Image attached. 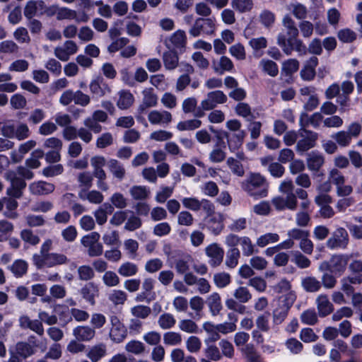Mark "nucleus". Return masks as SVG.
<instances>
[{
  "mask_svg": "<svg viewBox=\"0 0 362 362\" xmlns=\"http://www.w3.org/2000/svg\"><path fill=\"white\" fill-rule=\"evenodd\" d=\"M282 23L286 32L279 33L277 44L283 52L286 55H291L293 50L297 52L299 56L307 54V47L300 39L298 38L299 31L294 21L287 15L283 18Z\"/></svg>",
  "mask_w": 362,
  "mask_h": 362,
  "instance_id": "f257e3e1",
  "label": "nucleus"
},
{
  "mask_svg": "<svg viewBox=\"0 0 362 362\" xmlns=\"http://www.w3.org/2000/svg\"><path fill=\"white\" fill-rule=\"evenodd\" d=\"M242 187L250 196L259 199L267 196L269 185L260 174H252L242 183Z\"/></svg>",
  "mask_w": 362,
  "mask_h": 362,
  "instance_id": "f03ea898",
  "label": "nucleus"
},
{
  "mask_svg": "<svg viewBox=\"0 0 362 362\" xmlns=\"http://www.w3.org/2000/svg\"><path fill=\"white\" fill-rule=\"evenodd\" d=\"M33 339H35V336H30L28 338L29 341H18L15 346V351H11L10 357L8 362H22L23 359H26L36 353V347L37 345L33 341V344L30 342Z\"/></svg>",
  "mask_w": 362,
  "mask_h": 362,
  "instance_id": "7ed1b4c3",
  "label": "nucleus"
},
{
  "mask_svg": "<svg viewBox=\"0 0 362 362\" xmlns=\"http://www.w3.org/2000/svg\"><path fill=\"white\" fill-rule=\"evenodd\" d=\"M296 299V296L292 292L279 298L278 306L272 312V321L274 325H279L285 320Z\"/></svg>",
  "mask_w": 362,
  "mask_h": 362,
  "instance_id": "20e7f679",
  "label": "nucleus"
},
{
  "mask_svg": "<svg viewBox=\"0 0 362 362\" xmlns=\"http://www.w3.org/2000/svg\"><path fill=\"white\" fill-rule=\"evenodd\" d=\"M33 264L38 269L44 267H54L58 265L66 264L69 262L68 257L62 253L51 252L46 256L38 257V253H35L32 257Z\"/></svg>",
  "mask_w": 362,
  "mask_h": 362,
  "instance_id": "39448f33",
  "label": "nucleus"
},
{
  "mask_svg": "<svg viewBox=\"0 0 362 362\" xmlns=\"http://www.w3.org/2000/svg\"><path fill=\"white\" fill-rule=\"evenodd\" d=\"M215 18H197L191 28L189 34L193 37L201 35H211L216 30Z\"/></svg>",
  "mask_w": 362,
  "mask_h": 362,
  "instance_id": "423d86ee",
  "label": "nucleus"
},
{
  "mask_svg": "<svg viewBox=\"0 0 362 362\" xmlns=\"http://www.w3.org/2000/svg\"><path fill=\"white\" fill-rule=\"evenodd\" d=\"M90 164L93 168V175L97 179V187L99 189L106 192L109 186L105 182L107 175L103 169L106 165V159L103 156H95L91 158Z\"/></svg>",
  "mask_w": 362,
  "mask_h": 362,
  "instance_id": "0eeeda50",
  "label": "nucleus"
},
{
  "mask_svg": "<svg viewBox=\"0 0 362 362\" xmlns=\"http://www.w3.org/2000/svg\"><path fill=\"white\" fill-rule=\"evenodd\" d=\"M4 178L10 182V186L6 189V194L13 198H21L27 186L25 180L17 176V173L11 170L4 173Z\"/></svg>",
  "mask_w": 362,
  "mask_h": 362,
  "instance_id": "6e6552de",
  "label": "nucleus"
},
{
  "mask_svg": "<svg viewBox=\"0 0 362 362\" xmlns=\"http://www.w3.org/2000/svg\"><path fill=\"white\" fill-rule=\"evenodd\" d=\"M300 139L297 141L296 150L302 154L315 147L319 137L318 133L308 129H298Z\"/></svg>",
  "mask_w": 362,
  "mask_h": 362,
  "instance_id": "1a4fd4ad",
  "label": "nucleus"
},
{
  "mask_svg": "<svg viewBox=\"0 0 362 362\" xmlns=\"http://www.w3.org/2000/svg\"><path fill=\"white\" fill-rule=\"evenodd\" d=\"M100 235L97 232H92L82 237L81 240V244L88 247V255L90 257H98L103 254V247L99 243Z\"/></svg>",
  "mask_w": 362,
  "mask_h": 362,
  "instance_id": "9d476101",
  "label": "nucleus"
},
{
  "mask_svg": "<svg viewBox=\"0 0 362 362\" xmlns=\"http://www.w3.org/2000/svg\"><path fill=\"white\" fill-rule=\"evenodd\" d=\"M349 238L346 230L344 228H337L327 240V247L331 250L345 249L349 244Z\"/></svg>",
  "mask_w": 362,
  "mask_h": 362,
  "instance_id": "9b49d317",
  "label": "nucleus"
},
{
  "mask_svg": "<svg viewBox=\"0 0 362 362\" xmlns=\"http://www.w3.org/2000/svg\"><path fill=\"white\" fill-rule=\"evenodd\" d=\"M227 100V95L222 90H217L209 92L202 100V105L204 109L212 110L218 105L226 103Z\"/></svg>",
  "mask_w": 362,
  "mask_h": 362,
  "instance_id": "f8f14e48",
  "label": "nucleus"
},
{
  "mask_svg": "<svg viewBox=\"0 0 362 362\" xmlns=\"http://www.w3.org/2000/svg\"><path fill=\"white\" fill-rule=\"evenodd\" d=\"M223 215L217 213L216 214H208L203 220L204 227L213 235H219L224 228Z\"/></svg>",
  "mask_w": 362,
  "mask_h": 362,
  "instance_id": "ddd939ff",
  "label": "nucleus"
},
{
  "mask_svg": "<svg viewBox=\"0 0 362 362\" xmlns=\"http://www.w3.org/2000/svg\"><path fill=\"white\" fill-rule=\"evenodd\" d=\"M110 320L112 325L110 331V339L116 343L122 342L127 336L125 326L116 315H111Z\"/></svg>",
  "mask_w": 362,
  "mask_h": 362,
  "instance_id": "4468645a",
  "label": "nucleus"
},
{
  "mask_svg": "<svg viewBox=\"0 0 362 362\" xmlns=\"http://www.w3.org/2000/svg\"><path fill=\"white\" fill-rule=\"evenodd\" d=\"M349 260V256L348 255H334L333 256L329 262H324L322 263L320 267V270H329L331 272L333 273H342L346 268V265Z\"/></svg>",
  "mask_w": 362,
  "mask_h": 362,
  "instance_id": "2eb2a0df",
  "label": "nucleus"
},
{
  "mask_svg": "<svg viewBox=\"0 0 362 362\" xmlns=\"http://www.w3.org/2000/svg\"><path fill=\"white\" fill-rule=\"evenodd\" d=\"M76 43L72 40H66L62 46L54 48V56L62 62H67L70 57L78 52Z\"/></svg>",
  "mask_w": 362,
  "mask_h": 362,
  "instance_id": "dca6fc26",
  "label": "nucleus"
},
{
  "mask_svg": "<svg viewBox=\"0 0 362 362\" xmlns=\"http://www.w3.org/2000/svg\"><path fill=\"white\" fill-rule=\"evenodd\" d=\"M206 255L210 258L209 264L212 267L219 266L223 262L224 250L217 243H212L205 249Z\"/></svg>",
  "mask_w": 362,
  "mask_h": 362,
  "instance_id": "f3484780",
  "label": "nucleus"
},
{
  "mask_svg": "<svg viewBox=\"0 0 362 362\" xmlns=\"http://www.w3.org/2000/svg\"><path fill=\"white\" fill-rule=\"evenodd\" d=\"M90 90L93 95L96 97H103L110 93L111 89L107 83L101 76L94 78L89 85Z\"/></svg>",
  "mask_w": 362,
  "mask_h": 362,
  "instance_id": "a211bd4d",
  "label": "nucleus"
},
{
  "mask_svg": "<svg viewBox=\"0 0 362 362\" xmlns=\"http://www.w3.org/2000/svg\"><path fill=\"white\" fill-rule=\"evenodd\" d=\"M318 65V59L313 56L306 60L300 71V76L303 81H312L316 76L315 69Z\"/></svg>",
  "mask_w": 362,
  "mask_h": 362,
  "instance_id": "6ab92c4d",
  "label": "nucleus"
},
{
  "mask_svg": "<svg viewBox=\"0 0 362 362\" xmlns=\"http://www.w3.org/2000/svg\"><path fill=\"white\" fill-rule=\"evenodd\" d=\"M223 135L227 140L229 150L233 153L242 146L245 137L246 136V132L245 130L233 133L223 132Z\"/></svg>",
  "mask_w": 362,
  "mask_h": 362,
  "instance_id": "aec40b11",
  "label": "nucleus"
},
{
  "mask_svg": "<svg viewBox=\"0 0 362 362\" xmlns=\"http://www.w3.org/2000/svg\"><path fill=\"white\" fill-rule=\"evenodd\" d=\"M19 326L23 329H30L39 336L44 334V327L41 321L31 320L28 315H21L18 319Z\"/></svg>",
  "mask_w": 362,
  "mask_h": 362,
  "instance_id": "412c9836",
  "label": "nucleus"
},
{
  "mask_svg": "<svg viewBox=\"0 0 362 362\" xmlns=\"http://www.w3.org/2000/svg\"><path fill=\"white\" fill-rule=\"evenodd\" d=\"M306 163L309 170L318 172L325 163V157L320 152L313 151L308 154Z\"/></svg>",
  "mask_w": 362,
  "mask_h": 362,
  "instance_id": "4be33fe9",
  "label": "nucleus"
},
{
  "mask_svg": "<svg viewBox=\"0 0 362 362\" xmlns=\"http://www.w3.org/2000/svg\"><path fill=\"white\" fill-rule=\"evenodd\" d=\"M212 68L215 73L222 75L225 72H232L234 70V64L230 58L222 56L218 60L212 61Z\"/></svg>",
  "mask_w": 362,
  "mask_h": 362,
  "instance_id": "5701e85b",
  "label": "nucleus"
},
{
  "mask_svg": "<svg viewBox=\"0 0 362 362\" xmlns=\"http://www.w3.org/2000/svg\"><path fill=\"white\" fill-rule=\"evenodd\" d=\"M142 93L143 101L138 108L139 114L144 112L147 108L156 106L158 101L157 95L153 93V88H146Z\"/></svg>",
  "mask_w": 362,
  "mask_h": 362,
  "instance_id": "b1692460",
  "label": "nucleus"
},
{
  "mask_svg": "<svg viewBox=\"0 0 362 362\" xmlns=\"http://www.w3.org/2000/svg\"><path fill=\"white\" fill-rule=\"evenodd\" d=\"M54 185L45 181L34 182L29 185L31 194L35 195H45L52 193L54 190Z\"/></svg>",
  "mask_w": 362,
  "mask_h": 362,
  "instance_id": "393cba45",
  "label": "nucleus"
},
{
  "mask_svg": "<svg viewBox=\"0 0 362 362\" xmlns=\"http://www.w3.org/2000/svg\"><path fill=\"white\" fill-rule=\"evenodd\" d=\"M148 119L152 124H168L172 121V115L165 110H153L148 114Z\"/></svg>",
  "mask_w": 362,
  "mask_h": 362,
  "instance_id": "a878e982",
  "label": "nucleus"
},
{
  "mask_svg": "<svg viewBox=\"0 0 362 362\" xmlns=\"http://www.w3.org/2000/svg\"><path fill=\"white\" fill-rule=\"evenodd\" d=\"M95 334V329L89 326H78L73 329V335L78 341H90Z\"/></svg>",
  "mask_w": 362,
  "mask_h": 362,
  "instance_id": "bb28decb",
  "label": "nucleus"
},
{
  "mask_svg": "<svg viewBox=\"0 0 362 362\" xmlns=\"http://www.w3.org/2000/svg\"><path fill=\"white\" fill-rule=\"evenodd\" d=\"M300 63L296 59H288L282 63L281 75L288 76V78L286 80L287 83L292 82L291 76L299 69Z\"/></svg>",
  "mask_w": 362,
  "mask_h": 362,
  "instance_id": "cd10ccee",
  "label": "nucleus"
},
{
  "mask_svg": "<svg viewBox=\"0 0 362 362\" xmlns=\"http://www.w3.org/2000/svg\"><path fill=\"white\" fill-rule=\"evenodd\" d=\"M317 307L320 317H326L334 310V306L325 294L320 295L316 299Z\"/></svg>",
  "mask_w": 362,
  "mask_h": 362,
  "instance_id": "c85d7f7f",
  "label": "nucleus"
},
{
  "mask_svg": "<svg viewBox=\"0 0 362 362\" xmlns=\"http://www.w3.org/2000/svg\"><path fill=\"white\" fill-rule=\"evenodd\" d=\"M83 299L88 302L91 305L95 304V298L98 295V286L93 282H89L84 285L80 291Z\"/></svg>",
  "mask_w": 362,
  "mask_h": 362,
  "instance_id": "c756f323",
  "label": "nucleus"
},
{
  "mask_svg": "<svg viewBox=\"0 0 362 362\" xmlns=\"http://www.w3.org/2000/svg\"><path fill=\"white\" fill-rule=\"evenodd\" d=\"M78 197L82 200H88L91 204H99L104 200L103 194L98 190L88 191L86 189H81Z\"/></svg>",
  "mask_w": 362,
  "mask_h": 362,
  "instance_id": "7c9ffc66",
  "label": "nucleus"
},
{
  "mask_svg": "<svg viewBox=\"0 0 362 362\" xmlns=\"http://www.w3.org/2000/svg\"><path fill=\"white\" fill-rule=\"evenodd\" d=\"M106 165L110 172L119 180H122L125 176L126 170L124 165L116 159H110Z\"/></svg>",
  "mask_w": 362,
  "mask_h": 362,
  "instance_id": "2f4dec72",
  "label": "nucleus"
},
{
  "mask_svg": "<svg viewBox=\"0 0 362 362\" xmlns=\"http://www.w3.org/2000/svg\"><path fill=\"white\" fill-rule=\"evenodd\" d=\"M107 354L106 345L100 343L90 348L86 356L92 362H98Z\"/></svg>",
  "mask_w": 362,
  "mask_h": 362,
  "instance_id": "473e14b6",
  "label": "nucleus"
},
{
  "mask_svg": "<svg viewBox=\"0 0 362 362\" xmlns=\"http://www.w3.org/2000/svg\"><path fill=\"white\" fill-rule=\"evenodd\" d=\"M301 285L303 289L309 293H315L320 290L322 283L314 276H306L302 279Z\"/></svg>",
  "mask_w": 362,
  "mask_h": 362,
  "instance_id": "72a5a7b5",
  "label": "nucleus"
},
{
  "mask_svg": "<svg viewBox=\"0 0 362 362\" xmlns=\"http://www.w3.org/2000/svg\"><path fill=\"white\" fill-rule=\"evenodd\" d=\"M178 56L176 52L169 50L163 54V61L165 68L168 70H173L178 65Z\"/></svg>",
  "mask_w": 362,
  "mask_h": 362,
  "instance_id": "f704fd0d",
  "label": "nucleus"
},
{
  "mask_svg": "<svg viewBox=\"0 0 362 362\" xmlns=\"http://www.w3.org/2000/svg\"><path fill=\"white\" fill-rule=\"evenodd\" d=\"M139 272L138 266L132 262H124L118 268V274L123 277L135 276Z\"/></svg>",
  "mask_w": 362,
  "mask_h": 362,
  "instance_id": "c9c22d12",
  "label": "nucleus"
},
{
  "mask_svg": "<svg viewBox=\"0 0 362 362\" xmlns=\"http://www.w3.org/2000/svg\"><path fill=\"white\" fill-rule=\"evenodd\" d=\"M240 351L249 362H261L260 356L252 344H247L245 346L240 347Z\"/></svg>",
  "mask_w": 362,
  "mask_h": 362,
  "instance_id": "e433bc0d",
  "label": "nucleus"
},
{
  "mask_svg": "<svg viewBox=\"0 0 362 362\" xmlns=\"http://www.w3.org/2000/svg\"><path fill=\"white\" fill-rule=\"evenodd\" d=\"M134 98L129 90H121L119 93V99L117 105L119 109L126 110L134 103Z\"/></svg>",
  "mask_w": 362,
  "mask_h": 362,
  "instance_id": "4c0bfd02",
  "label": "nucleus"
},
{
  "mask_svg": "<svg viewBox=\"0 0 362 362\" xmlns=\"http://www.w3.org/2000/svg\"><path fill=\"white\" fill-rule=\"evenodd\" d=\"M235 112L238 116L245 118L248 122L255 118L250 106L246 103H238L235 107Z\"/></svg>",
  "mask_w": 362,
  "mask_h": 362,
  "instance_id": "58836bf2",
  "label": "nucleus"
},
{
  "mask_svg": "<svg viewBox=\"0 0 362 362\" xmlns=\"http://www.w3.org/2000/svg\"><path fill=\"white\" fill-rule=\"evenodd\" d=\"M207 303L212 315H217L222 308L221 297L218 293H213L208 299Z\"/></svg>",
  "mask_w": 362,
  "mask_h": 362,
  "instance_id": "ea45409f",
  "label": "nucleus"
},
{
  "mask_svg": "<svg viewBox=\"0 0 362 362\" xmlns=\"http://www.w3.org/2000/svg\"><path fill=\"white\" fill-rule=\"evenodd\" d=\"M240 257V251L238 248L228 250L226 256L225 264L229 269H234L238 264Z\"/></svg>",
  "mask_w": 362,
  "mask_h": 362,
  "instance_id": "a19ab883",
  "label": "nucleus"
},
{
  "mask_svg": "<svg viewBox=\"0 0 362 362\" xmlns=\"http://www.w3.org/2000/svg\"><path fill=\"white\" fill-rule=\"evenodd\" d=\"M44 156L45 153L42 150L36 149L31 153L30 157L25 160V164L30 169L38 168L41 165L39 160Z\"/></svg>",
  "mask_w": 362,
  "mask_h": 362,
  "instance_id": "79ce46f5",
  "label": "nucleus"
},
{
  "mask_svg": "<svg viewBox=\"0 0 362 362\" xmlns=\"http://www.w3.org/2000/svg\"><path fill=\"white\" fill-rule=\"evenodd\" d=\"M129 193L134 199L144 200L148 197L150 190L146 186L135 185L130 189Z\"/></svg>",
  "mask_w": 362,
  "mask_h": 362,
  "instance_id": "37998d69",
  "label": "nucleus"
},
{
  "mask_svg": "<svg viewBox=\"0 0 362 362\" xmlns=\"http://www.w3.org/2000/svg\"><path fill=\"white\" fill-rule=\"evenodd\" d=\"M280 239L279 235L275 233H267L260 235L256 241V245L259 247H264L271 243H275Z\"/></svg>",
  "mask_w": 362,
  "mask_h": 362,
  "instance_id": "c03bdc74",
  "label": "nucleus"
},
{
  "mask_svg": "<svg viewBox=\"0 0 362 362\" xmlns=\"http://www.w3.org/2000/svg\"><path fill=\"white\" fill-rule=\"evenodd\" d=\"M293 257L291 261L300 269L310 267L311 261L299 251L292 252Z\"/></svg>",
  "mask_w": 362,
  "mask_h": 362,
  "instance_id": "a18cd8bd",
  "label": "nucleus"
},
{
  "mask_svg": "<svg viewBox=\"0 0 362 362\" xmlns=\"http://www.w3.org/2000/svg\"><path fill=\"white\" fill-rule=\"evenodd\" d=\"M239 245L241 247L243 255L245 257L251 256L255 252H257V250L255 249V245H253L251 239L248 236H241Z\"/></svg>",
  "mask_w": 362,
  "mask_h": 362,
  "instance_id": "49530a36",
  "label": "nucleus"
},
{
  "mask_svg": "<svg viewBox=\"0 0 362 362\" xmlns=\"http://www.w3.org/2000/svg\"><path fill=\"white\" fill-rule=\"evenodd\" d=\"M170 41L176 48H182L185 47L187 42L185 32L182 30H177L171 35Z\"/></svg>",
  "mask_w": 362,
  "mask_h": 362,
  "instance_id": "de8ad7c7",
  "label": "nucleus"
},
{
  "mask_svg": "<svg viewBox=\"0 0 362 362\" xmlns=\"http://www.w3.org/2000/svg\"><path fill=\"white\" fill-rule=\"evenodd\" d=\"M202 124V121L199 119H192L178 122L177 129L179 131H192L199 128Z\"/></svg>",
  "mask_w": 362,
  "mask_h": 362,
  "instance_id": "09e8293b",
  "label": "nucleus"
},
{
  "mask_svg": "<svg viewBox=\"0 0 362 362\" xmlns=\"http://www.w3.org/2000/svg\"><path fill=\"white\" fill-rule=\"evenodd\" d=\"M231 6L240 13L250 11L253 7L252 0H232Z\"/></svg>",
  "mask_w": 362,
  "mask_h": 362,
  "instance_id": "8fccbe9b",
  "label": "nucleus"
},
{
  "mask_svg": "<svg viewBox=\"0 0 362 362\" xmlns=\"http://www.w3.org/2000/svg\"><path fill=\"white\" fill-rule=\"evenodd\" d=\"M11 270L16 277H22L27 272L28 264L25 261L22 259L16 260L12 264Z\"/></svg>",
  "mask_w": 362,
  "mask_h": 362,
  "instance_id": "3c124183",
  "label": "nucleus"
},
{
  "mask_svg": "<svg viewBox=\"0 0 362 362\" xmlns=\"http://www.w3.org/2000/svg\"><path fill=\"white\" fill-rule=\"evenodd\" d=\"M332 138L341 147L349 146L352 139L346 131H339L332 134Z\"/></svg>",
  "mask_w": 362,
  "mask_h": 362,
  "instance_id": "603ef678",
  "label": "nucleus"
},
{
  "mask_svg": "<svg viewBox=\"0 0 362 362\" xmlns=\"http://www.w3.org/2000/svg\"><path fill=\"white\" fill-rule=\"evenodd\" d=\"M93 177V175L88 171L78 174L77 180L79 183V186L83 187L82 189L88 190L92 187Z\"/></svg>",
  "mask_w": 362,
  "mask_h": 362,
  "instance_id": "864d4df0",
  "label": "nucleus"
},
{
  "mask_svg": "<svg viewBox=\"0 0 362 362\" xmlns=\"http://www.w3.org/2000/svg\"><path fill=\"white\" fill-rule=\"evenodd\" d=\"M158 323L163 329H168L174 327L176 320L172 314L165 313L160 315Z\"/></svg>",
  "mask_w": 362,
  "mask_h": 362,
  "instance_id": "5fc2aeb1",
  "label": "nucleus"
},
{
  "mask_svg": "<svg viewBox=\"0 0 362 362\" xmlns=\"http://www.w3.org/2000/svg\"><path fill=\"white\" fill-rule=\"evenodd\" d=\"M328 180L331 184L334 185L336 187L344 184L346 180L343 173L337 168H332L330 170L328 175Z\"/></svg>",
  "mask_w": 362,
  "mask_h": 362,
  "instance_id": "6e6d98bb",
  "label": "nucleus"
},
{
  "mask_svg": "<svg viewBox=\"0 0 362 362\" xmlns=\"http://www.w3.org/2000/svg\"><path fill=\"white\" fill-rule=\"evenodd\" d=\"M263 71L268 75L274 77L279 74V67L276 62L269 59H262L260 62Z\"/></svg>",
  "mask_w": 362,
  "mask_h": 362,
  "instance_id": "4d7b16f0",
  "label": "nucleus"
},
{
  "mask_svg": "<svg viewBox=\"0 0 362 362\" xmlns=\"http://www.w3.org/2000/svg\"><path fill=\"white\" fill-rule=\"evenodd\" d=\"M227 165L233 174L238 177H242L244 175L245 170L243 165L239 160L235 159L233 157H229L227 159Z\"/></svg>",
  "mask_w": 362,
  "mask_h": 362,
  "instance_id": "13d9d810",
  "label": "nucleus"
},
{
  "mask_svg": "<svg viewBox=\"0 0 362 362\" xmlns=\"http://www.w3.org/2000/svg\"><path fill=\"white\" fill-rule=\"evenodd\" d=\"M202 192L211 197H216L219 192V189L216 182L213 181H209L204 182L200 187Z\"/></svg>",
  "mask_w": 362,
  "mask_h": 362,
  "instance_id": "bf43d9fd",
  "label": "nucleus"
},
{
  "mask_svg": "<svg viewBox=\"0 0 362 362\" xmlns=\"http://www.w3.org/2000/svg\"><path fill=\"white\" fill-rule=\"evenodd\" d=\"M269 313H267L259 315L255 321L257 329L263 332H268L270 330Z\"/></svg>",
  "mask_w": 362,
  "mask_h": 362,
  "instance_id": "052dcab7",
  "label": "nucleus"
},
{
  "mask_svg": "<svg viewBox=\"0 0 362 362\" xmlns=\"http://www.w3.org/2000/svg\"><path fill=\"white\" fill-rule=\"evenodd\" d=\"M174 188L168 186H161L160 190L157 192L155 199L158 203H164L173 193Z\"/></svg>",
  "mask_w": 362,
  "mask_h": 362,
  "instance_id": "680f3d73",
  "label": "nucleus"
},
{
  "mask_svg": "<svg viewBox=\"0 0 362 362\" xmlns=\"http://www.w3.org/2000/svg\"><path fill=\"white\" fill-rule=\"evenodd\" d=\"M21 239L31 245H37L40 241V238L34 234V233L30 229H23L21 232Z\"/></svg>",
  "mask_w": 362,
  "mask_h": 362,
  "instance_id": "e2e57ef3",
  "label": "nucleus"
},
{
  "mask_svg": "<svg viewBox=\"0 0 362 362\" xmlns=\"http://www.w3.org/2000/svg\"><path fill=\"white\" fill-rule=\"evenodd\" d=\"M234 297L241 303H245L252 298V294L246 287L240 286L235 289Z\"/></svg>",
  "mask_w": 362,
  "mask_h": 362,
  "instance_id": "0e129e2a",
  "label": "nucleus"
},
{
  "mask_svg": "<svg viewBox=\"0 0 362 362\" xmlns=\"http://www.w3.org/2000/svg\"><path fill=\"white\" fill-rule=\"evenodd\" d=\"M218 345L221 350V356L223 355L228 358H232L234 356L235 350L231 342L226 339H221Z\"/></svg>",
  "mask_w": 362,
  "mask_h": 362,
  "instance_id": "69168bd1",
  "label": "nucleus"
},
{
  "mask_svg": "<svg viewBox=\"0 0 362 362\" xmlns=\"http://www.w3.org/2000/svg\"><path fill=\"white\" fill-rule=\"evenodd\" d=\"M45 67L55 76H59L62 73V66L61 63L54 58L49 59L46 62Z\"/></svg>",
  "mask_w": 362,
  "mask_h": 362,
  "instance_id": "338daca9",
  "label": "nucleus"
},
{
  "mask_svg": "<svg viewBox=\"0 0 362 362\" xmlns=\"http://www.w3.org/2000/svg\"><path fill=\"white\" fill-rule=\"evenodd\" d=\"M301 322L305 325H314L317 322V315L315 310H307L300 315Z\"/></svg>",
  "mask_w": 362,
  "mask_h": 362,
  "instance_id": "774afa93",
  "label": "nucleus"
}]
</instances>
